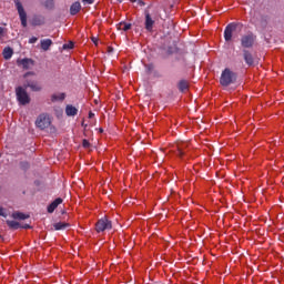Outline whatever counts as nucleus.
<instances>
[{"label": "nucleus", "mask_w": 284, "mask_h": 284, "mask_svg": "<svg viewBox=\"0 0 284 284\" xmlns=\"http://www.w3.org/2000/svg\"><path fill=\"white\" fill-rule=\"evenodd\" d=\"M237 79L239 74L236 72L232 71L230 68H225L220 77V85H222V88H230V85L236 83Z\"/></svg>", "instance_id": "f257e3e1"}, {"label": "nucleus", "mask_w": 284, "mask_h": 284, "mask_svg": "<svg viewBox=\"0 0 284 284\" xmlns=\"http://www.w3.org/2000/svg\"><path fill=\"white\" fill-rule=\"evenodd\" d=\"M36 126L39 130H48L50 128L51 134H57V128L52 126V118L48 113H41L36 120Z\"/></svg>", "instance_id": "f03ea898"}, {"label": "nucleus", "mask_w": 284, "mask_h": 284, "mask_svg": "<svg viewBox=\"0 0 284 284\" xmlns=\"http://www.w3.org/2000/svg\"><path fill=\"white\" fill-rule=\"evenodd\" d=\"M16 97L20 105H28V103L31 101L30 95L28 94V91H26L24 87L16 88Z\"/></svg>", "instance_id": "7ed1b4c3"}, {"label": "nucleus", "mask_w": 284, "mask_h": 284, "mask_svg": "<svg viewBox=\"0 0 284 284\" xmlns=\"http://www.w3.org/2000/svg\"><path fill=\"white\" fill-rule=\"evenodd\" d=\"M16 8L18 10L22 28H28V13L19 0L16 1Z\"/></svg>", "instance_id": "20e7f679"}, {"label": "nucleus", "mask_w": 284, "mask_h": 284, "mask_svg": "<svg viewBox=\"0 0 284 284\" xmlns=\"http://www.w3.org/2000/svg\"><path fill=\"white\" fill-rule=\"evenodd\" d=\"M254 43H256V36L252 32H248L241 38L242 48H254Z\"/></svg>", "instance_id": "39448f33"}, {"label": "nucleus", "mask_w": 284, "mask_h": 284, "mask_svg": "<svg viewBox=\"0 0 284 284\" xmlns=\"http://www.w3.org/2000/svg\"><path fill=\"white\" fill-rule=\"evenodd\" d=\"M105 230H112V222L106 217L100 219L95 224V232L101 233Z\"/></svg>", "instance_id": "423d86ee"}, {"label": "nucleus", "mask_w": 284, "mask_h": 284, "mask_svg": "<svg viewBox=\"0 0 284 284\" xmlns=\"http://www.w3.org/2000/svg\"><path fill=\"white\" fill-rule=\"evenodd\" d=\"M236 28H239V24L237 23H230L226 26L225 30H224V39L225 41L230 42L232 41V34L234 32H236Z\"/></svg>", "instance_id": "0eeeda50"}, {"label": "nucleus", "mask_w": 284, "mask_h": 284, "mask_svg": "<svg viewBox=\"0 0 284 284\" xmlns=\"http://www.w3.org/2000/svg\"><path fill=\"white\" fill-rule=\"evenodd\" d=\"M23 88L27 90V88H30L32 92H41L42 88L41 84H39L36 80L26 79L23 83Z\"/></svg>", "instance_id": "6e6552de"}, {"label": "nucleus", "mask_w": 284, "mask_h": 284, "mask_svg": "<svg viewBox=\"0 0 284 284\" xmlns=\"http://www.w3.org/2000/svg\"><path fill=\"white\" fill-rule=\"evenodd\" d=\"M243 59L248 68L256 65V60L254 59V55L247 49L243 50Z\"/></svg>", "instance_id": "1a4fd4ad"}, {"label": "nucleus", "mask_w": 284, "mask_h": 284, "mask_svg": "<svg viewBox=\"0 0 284 284\" xmlns=\"http://www.w3.org/2000/svg\"><path fill=\"white\" fill-rule=\"evenodd\" d=\"M154 23L155 21L152 19V16L150 12L145 11V21H144V28L148 32L154 31Z\"/></svg>", "instance_id": "9d476101"}, {"label": "nucleus", "mask_w": 284, "mask_h": 284, "mask_svg": "<svg viewBox=\"0 0 284 284\" xmlns=\"http://www.w3.org/2000/svg\"><path fill=\"white\" fill-rule=\"evenodd\" d=\"M18 65L23 68V70H30V65L34 64V61H32V59H21L17 61Z\"/></svg>", "instance_id": "9b49d317"}, {"label": "nucleus", "mask_w": 284, "mask_h": 284, "mask_svg": "<svg viewBox=\"0 0 284 284\" xmlns=\"http://www.w3.org/2000/svg\"><path fill=\"white\" fill-rule=\"evenodd\" d=\"M65 114L67 116H77V114H79V109L72 104H68L65 106Z\"/></svg>", "instance_id": "f8f14e48"}, {"label": "nucleus", "mask_w": 284, "mask_h": 284, "mask_svg": "<svg viewBox=\"0 0 284 284\" xmlns=\"http://www.w3.org/2000/svg\"><path fill=\"white\" fill-rule=\"evenodd\" d=\"M61 203H63V199L57 197V199L52 202V204H50V205L48 206V212H49V214H52V213L54 212V210H55L57 207H59V205H61Z\"/></svg>", "instance_id": "ddd939ff"}, {"label": "nucleus", "mask_w": 284, "mask_h": 284, "mask_svg": "<svg viewBox=\"0 0 284 284\" xmlns=\"http://www.w3.org/2000/svg\"><path fill=\"white\" fill-rule=\"evenodd\" d=\"M79 12H81V2L77 1L70 7V14L74 17L75 14H79Z\"/></svg>", "instance_id": "4468645a"}, {"label": "nucleus", "mask_w": 284, "mask_h": 284, "mask_svg": "<svg viewBox=\"0 0 284 284\" xmlns=\"http://www.w3.org/2000/svg\"><path fill=\"white\" fill-rule=\"evenodd\" d=\"M45 23V18L43 16H33L31 19L32 26H43Z\"/></svg>", "instance_id": "2eb2a0df"}, {"label": "nucleus", "mask_w": 284, "mask_h": 284, "mask_svg": "<svg viewBox=\"0 0 284 284\" xmlns=\"http://www.w3.org/2000/svg\"><path fill=\"white\" fill-rule=\"evenodd\" d=\"M3 59H6V61H9V59H12V54H14V50H12V48L7 47L3 49Z\"/></svg>", "instance_id": "dca6fc26"}, {"label": "nucleus", "mask_w": 284, "mask_h": 284, "mask_svg": "<svg viewBox=\"0 0 284 284\" xmlns=\"http://www.w3.org/2000/svg\"><path fill=\"white\" fill-rule=\"evenodd\" d=\"M178 88L180 92H186V90L190 89V82H187L186 80H181L178 84Z\"/></svg>", "instance_id": "f3484780"}, {"label": "nucleus", "mask_w": 284, "mask_h": 284, "mask_svg": "<svg viewBox=\"0 0 284 284\" xmlns=\"http://www.w3.org/2000/svg\"><path fill=\"white\" fill-rule=\"evenodd\" d=\"M57 101H65V93H60V94H52L51 95V102L57 103Z\"/></svg>", "instance_id": "a211bd4d"}, {"label": "nucleus", "mask_w": 284, "mask_h": 284, "mask_svg": "<svg viewBox=\"0 0 284 284\" xmlns=\"http://www.w3.org/2000/svg\"><path fill=\"white\" fill-rule=\"evenodd\" d=\"M185 148H187V143L178 144V154L181 159L185 156Z\"/></svg>", "instance_id": "6ab92c4d"}, {"label": "nucleus", "mask_w": 284, "mask_h": 284, "mask_svg": "<svg viewBox=\"0 0 284 284\" xmlns=\"http://www.w3.org/2000/svg\"><path fill=\"white\" fill-rule=\"evenodd\" d=\"M51 45H52V41L50 39L41 40V48L44 50V52H48Z\"/></svg>", "instance_id": "aec40b11"}, {"label": "nucleus", "mask_w": 284, "mask_h": 284, "mask_svg": "<svg viewBox=\"0 0 284 284\" xmlns=\"http://www.w3.org/2000/svg\"><path fill=\"white\" fill-rule=\"evenodd\" d=\"M7 225L11 229V230H19V227H21V224L17 221H7Z\"/></svg>", "instance_id": "412c9836"}, {"label": "nucleus", "mask_w": 284, "mask_h": 284, "mask_svg": "<svg viewBox=\"0 0 284 284\" xmlns=\"http://www.w3.org/2000/svg\"><path fill=\"white\" fill-rule=\"evenodd\" d=\"M119 30H123L124 32H128V30H132V23L121 22L119 24Z\"/></svg>", "instance_id": "4be33fe9"}, {"label": "nucleus", "mask_w": 284, "mask_h": 284, "mask_svg": "<svg viewBox=\"0 0 284 284\" xmlns=\"http://www.w3.org/2000/svg\"><path fill=\"white\" fill-rule=\"evenodd\" d=\"M13 219H17L18 221H26V219H30V215H26L21 212L13 213Z\"/></svg>", "instance_id": "5701e85b"}, {"label": "nucleus", "mask_w": 284, "mask_h": 284, "mask_svg": "<svg viewBox=\"0 0 284 284\" xmlns=\"http://www.w3.org/2000/svg\"><path fill=\"white\" fill-rule=\"evenodd\" d=\"M54 230H65V227H70L69 223L65 222H58L53 225Z\"/></svg>", "instance_id": "b1692460"}, {"label": "nucleus", "mask_w": 284, "mask_h": 284, "mask_svg": "<svg viewBox=\"0 0 284 284\" xmlns=\"http://www.w3.org/2000/svg\"><path fill=\"white\" fill-rule=\"evenodd\" d=\"M44 8H47V10H52V8H54V0H45Z\"/></svg>", "instance_id": "393cba45"}, {"label": "nucleus", "mask_w": 284, "mask_h": 284, "mask_svg": "<svg viewBox=\"0 0 284 284\" xmlns=\"http://www.w3.org/2000/svg\"><path fill=\"white\" fill-rule=\"evenodd\" d=\"M20 169L23 172H28V170H30V163H28L27 161L20 162Z\"/></svg>", "instance_id": "a878e982"}, {"label": "nucleus", "mask_w": 284, "mask_h": 284, "mask_svg": "<svg viewBox=\"0 0 284 284\" xmlns=\"http://www.w3.org/2000/svg\"><path fill=\"white\" fill-rule=\"evenodd\" d=\"M72 48H74V42L63 44V50H72Z\"/></svg>", "instance_id": "bb28decb"}, {"label": "nucleus", "mask_w": 284, "mask_h": 284, "mask_svg": "<svg viewBox=\"0 0 284 284\" xmlns=\"http://www.w3.org/2000/svg\"><path fill=\"white\" fill-rule=\"evenodd\" d=\"M0 216H3L4 219L8 217V213H6V210L0 206Z\"/></svg>", "instance_id": "cd10ccee"}, {"label": "nucleus", "mask_w": 284, "mask_h": 284, "mask_svg": "<svg viewBox=\"0 0 284 284\" xmlns=\"http://www.w3.org/2000/svg\"><path fill=\"white\" fill-rule=\"evenodd\" d=\"M130 1H131V3H136V1H138L139 6H145V2H143V0H130Z\"/></svg>", "instance_id": "c85d7f7f"}, {"label": "nucleus", "mask_w": 284, "mask_h": 284, "mask_svg": "<svg viewBox=\"0 0 284 284\" xmlns=\"http://www.w3.org/2000/svg\"><path fill=\"white\" fill-rule=\"evenodd\" d=\"M82 146L85 148V149L90 148V141L83 140L82 141Z\"/></svg>", "instance_id": "c756f323"}, {"label": "nucleus", "mask_w": 284, "mask_h": 284, "mask_svg": "<svg viewBox=\"0 0 284 284\" xmlns=\"http://www.w3.org/2000/svg\"><path fill=\"white\" fill-rule=\"evenodd\" d=\"M20 227L22 229V230H32V226H30V224H20Z\"/></svg>", "instance_id": "7c9ffc66"}, {"label": "nucleus", "mask_w": 284, "mask_h": 284, "mask_svg": "<svg viewBox=\"0 0 284 284\" xmlns=\"http://www.w3.org/2000/svg\"><path fill=\"white\" fill-rule=\"evenodd\" d=\"M37 41H39V39L37 37H32L30 40H29V43H37Z\"/></svg>", "instance_id": "2f4dec72"}, {"label": "nucleus", "mask_w": 284, "mask_h": 284, "mask_svg": "<svg viewBox=\"0 0 284 284\" xmlns=\"http://www.w3.org/2000/svg\"><path fill=\"white\" fill-rule=\"evenodd\" d=\"M31 74H34V72H27V73H24L23 78L27 79V78H29Z\"/></svg>", "instance_id": "473e14b6"}, {"label": "nucleus", "mask_w": 284, "mask_h": 284, "mask_svg": "<svg viewBox=\"0 0 284 284\" xmlns=\"http://www.w3.org/2000/svg\"><path fill=\"white\" fill-rule=\"evenodd\" d=\"M83 3H89V4H91V3H94V0H83Z\"/></svg>", "instance_id": "72a5a7b5"}, {"label": "nucleus", "mask_w": 284, "mask_h": 284, "mask_svg": "<svg viewBox=\"0 0 284 284\" xmlns=\"http://www.w3.org/2000/svg\"><path fill=\"white\" fill-rule=\"evenodd\" d=\"M3 37V27H0V39Z\"/></svg>", "instance_id": "f704fd0d"}, {"label": "nucleus", "mask_w": 284, "mask_h": 284, "mask_svg": "<svg viewBox=\"0 0 284 284\" xmlns=\"http://www.w3.org/2000/svg\"><path fill=\"white\" fill-rule=\"evenodd\" d=\"M146 68H148L149 72H152V68H153L152 64H148Z\"/></svg>", "instance_id": "c9c22d12"}, {"label": "nucleus", "mask_w": 284, "mask_h": 284, "mask_svg": "<svg viewBox=\"0 0 284 284\" xmlns=\"http://www.w3.org/2000/svg\"><path fill=\"white\" fill-rule=\"evenodd\" d=\"M92 116H94V113L90 112L89 113V119H92Z\"/></svg>", "instance_id": "e433bc0d"}, {"label": "nucleus", "mask_w": 284, "mask_h": 284, "mask_svg": "<svg viewBox=\"0 0 284 284\" xmlns=\"http://www.w3.org/2000/svg\"><path fill=\"white\" fill-rule=\"evenodd\" d=\"M100 134H103V129H100Z\"/></svg>", "instance_id": "4c0bfd02"}, {"label": "nucleus", "mask_w": 284, "mask_h": 284, "mask_svg": "<svg viewBox=\"0 0 284 284\" xmlns=\"http://www.w3.org/2000/svg\"><path fill=\"white\" fill-rule=\"evenodd\" d=\"M92 40H93V43H97V40H94V38Z\"/></svg>", "instance_id": "58836bf2"}, {"label": "nucleus", "mask_w": 284, "mask_h": 284, "mask_svg": "<svg viewBox=\"0 0 284 284\" xmlns=\"http://www.w3.org/2000/svg\"><path fill=\"white\" fill-rule=\"evenodd\" d=\"M0 158H1V153H0Z\"/></svg>", "instance_id": "ea45409f"}]
</instances>
